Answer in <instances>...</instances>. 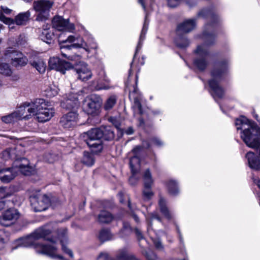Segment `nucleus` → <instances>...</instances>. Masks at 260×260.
Wrapping results in <instances>:
<instances>
[{"label":"nucleus","instance_id":"nucleus-1","mask_svg":"<svg viewBox=\"0 0 260 260\" xmlns=\"http://www.w3.org/2000/svg\"><path fill=\"white\" fill-rule=\"evenodd\" d=\"M51 230L47 226L37 229L29 236L19 239L16 241L17 246L28 247L33 246L39 253L47 255L51 258L62 260L63 257L57 253L56 242L57 239L50 236Z\"/></svg>","mask_w":260,"mask_h":260},{"label":"nucleus","instance_id":"nucleus-2","mask_svg":"<svg viewBox=\"0 0 260 260\" xmlns=\"http://www.w3.org/2000/svg\"><path fill=\"white\" fill-rule=\"evenodd\" d=\"M235 125L238 130H242L241 138L246 145L252 148L260 146V128L244 116L237 118Z\"/></svg>","mask_w":260,"mask_h":260},{"label":"nucleus","instance_id":"nucleus-3","mask_svg":"<svg viewBox=\"0 0 260 260\" xmlns=\"http://www.w3.org/2000/svg\"><path fill=\"white\" fill-rule=\"evenodd\" d=\"M59 45L62 55L71 60H78L80 59V56L68 55L64 52L66 50L70 51L73 48H82L87 52H90L92 50H96L98 48V44L92 37H89L87 42H85L82 38L78 39L72 35L65 40H60Z\"/></svg>","mask_w":260,"mask_h":260},{"label":"nucleus","instance_id":"nucleus-4","mask_svg":"<svg viewBox=\"0 0 260 260\" xmlns=\"http://www.w3.org/2000/svg\"><path fill=\"white\" fill-rule=\"evenodd\" d=\"M214 25V23H213L206 26V30L204 31L202 36L205 42L204 44L198 46L196 50H194V53L197 56L194 59L193 64L201 71H204L208 64L207 58L209 55V52L207 45H211L214 42L215 35L209 32L210 27L212 28Z\"/></svg>","mask_w":260,"mask_h":260},{"label":"nucleus","instance_id":"nucleus-5","mask_svg":"<svg viewBox=\"0 0 260 260\" xmlns=\"http://www.w3.org/2000/svg\"><path fill=\"white\" fill-rule=\"evenodd\" d=\"M27 111L35 115L38 121L41 122L50 120L54 113V110L44 99H35L31 106L27 108Z\"/></svg>","mask_w":260,"mask_h":260},{"label":"nucleus","instance_id":"nucleus-6","mask_svg":"<svg viewBox=\"0 0 260 260\" xmlns=\"http://www.w3.org/2000/svg\"><path fill=\"white\" fill-rule=\"evenodd\" d=\"M228 73V62L222 61L218 63L211 72L212 79L209 81V85L213 96L220 98L223 93V89L219 86V82L222 80Z\"/></svg>","mask_w":260,"mask_h":260},{"label":"nucleus","instance_id":"nucleus-7","mask_svg":"<svg viewBox=\"0 0 260 260\" xmlns=\"http://www.w3.org/2000/svg\"><path fill=\"white\" fill-rule=\"evenodd\" d=\"M104 131L101 128H92L82 135L83 140L90 147L92 153L100 152L103 149L101 139L104 135Z\"/></svg>","mask_w":260,"mask_h":260},{"label":"nucleus","instance_id":"nucleus-8","mask_svg":"<svg viewBox=\"0 0 260 260\" xmlns=\"http://www.w3.org/2000/svg\"><path fill=\"white\" fill-rule=\"evenodd\" d=\"M196 26V20L194 19H187L179 24L176 29V37L174 42L176 45L180 48H184L188 46L189 42L188 39H184V43L182 44L181 35L188 33L193 30Z\"/></svg>","mask_w":260,"mask_h":260},{"label":"nucleus","instance_id":"nucleus-9","mask_svg":"<svg viewBox=\"0 0 260 260\" xmlns=\"http://www.w3.org/2000/svg\"><path fill=\"white\" fill-rule=\"evenodd\" d=\"M53 3L48 0H37L33 3V9L37 13L36 20L44 21L49 18V12Z\"/></svg>","mask_w":260,"mask_h":260},{"label":"nucleus","instance_id":"nucleus-10","mask_svg":"<svg viewBox=\"0 0 260 260\" xmlns=\"http://www.w3.org/2000/svg\"><path fill=\"white\" fill-rule=\"evenodd\" d=\"M30 202L32 208L36 212H41L46 210L50 204V200L45 194L37 191L30 196Z\"/></svg>","mask_w":260,"mask_h":260},{"label":"nucleus","instance_id":"nucleus-11","mask_svg":"<svg viewBox=\"0 0 260 260\" xmlns=\"http://www.w3.org/2000/svg\"><path fill=\"white\" fill-rule=\"evenodd\" d=\"M20 213L15 208H9L0 216V224L4 226H9L13 224L19 218Z\"/></svg>","mask_w":260,"mask_h":260},{"label":"nucleus","instance_id":"nucleus-12","mask_svg":"<svg viewBox=\"0 0 260 260\" xmlns=\"http://www.w3.org/2000/svg\"><path fill=\"white\" fill-rule=\"evenodd\" d=\"M49 67L50 69L59 71L64 74L67 70H69L73 68V66L70 62L60 59L57 57H52L49 59Z\"/></svg>","mask_w":260,"mask_h":260},{"label":"nucleus","instance_id":"nucleus-13","mask_svg":"<svg viewBox=\"0 0 260 260\" xmlns=\"http://www.w3.org/2000/svg\"><path fill=\"white\" fill-rule=\"evenodd\" d=\"M101 104L100 99H86L83 102V109L88 114L96 115L99 113Z\"/></svg>","mask_w":260,"mask_h":260},{"label":"nucleus","instance_id":"nucleus-14","mask_svg":"<svg viewBox=\"0 0 260 260\" xmlns=\"http://www.w3.org/2000/svg\"><path fill=\"white\" fill-rule=\"evenodd\" d=\"M52 23L53 28L59 31H72L75 29L74 24L70 23L68 19H65L61 16H55L52 21Z\"/></svg>","mask_w":260,"mask_h":260},{"label":"nucleus","instance_id":"nucleus-15","mask_svg":"<svg viewBox=\"0 0 260 260\" xmlns=\"http://www.w3.org/2000/svg\"><path fill=\"white\" fill-rule=\"evenodd\" d=\"M141 150L140 146H137L133 149L131 153L132 156L129 160V166L133 173L139 172L140 169V152Z\"/></svg>","mask_w":260,"mask_h":260},{"label":"nucleus","instance_id":"nucleus-16","mask_svg":"<svg viewBox=\"0 0 260 260\" xmlns=\"http://www.w3.org/2000/svg\"><path fill=\"white\" fill-rule=\"evenodd\" d=\"M17 175V168L15 164L11 168H4L0 170V180L5 183H8L13 180Z\"/></svg>","mask_w":260,"mask_h":260},{"label":"nucleus","instance_id":"nucleus-17","mask_svg":"<svg viewBox=\"0 0 260 260\" xmlns=\"http://www.w3.org/2000/svg\"><path fill=\"white\" fill-rule=\"evenodd\" d=\"M14 164L17 168V173L19 171L24 175H29L34 171L33 168L29 165L28 160L25 158L17 159L14 161Z\"/></svg>","mask_w":260,"mask_h":260},{"label":"nucleus","instance_id":"nucleus-18","mask_svg":"<svg viewBox=\"0 0 260 260\" xmlns=\"http://www.w3.org/2000/svg\"><path fill=\"white\" fill-rule=\"evenodd\" d=\"M80 65H77L75 70L78 75V78L83 81H87L92 77L91 71L88 68L87 65L84 62H80Z\"/></svg>","mask_w":260,"mask_h":260},{"label":"nucleus","instance_id":"nucleus-19","mask_svg":"<svg viewBox=\"0 0 260 260\" xmlns=\"http://www.w3.org/2000/svg\"><path fill=\"white\" fill-rule=\"evenodd\" d=\"M132 72L131 69L129 70V76L128 79L125 83V91L128 90L129 92V96H133L134 98H139V96L141 95V93L138 91L137 88V83L138 80V76L137 74L136 75V79L134 82V84L131 83V81L130 79V75Z\"/></svg>","mask_w":260,"mask_h":260},{"label":"nucleus","instance_id":"nucleus-20","mask_svg":"<svg viewBox=\"0 0 260 260\" xmlns=\"http://www.w3.org/2000/svg\"><path fill=\"white\" fill-rule=\"evenodd\" d=\"M98 260H110L108 254L105 252L100 253ZM116 260H138L134 256L128 254L125 250L119 251Z\"/></svg>","mask_w":260,"mask_h":260},{"label":"nucleus","instance_id":"nucleus-21","mask_svg":"<svg viewBox=\"0 0 260 260\" xmlns=\"http://www.w3.org/2000/svg\"><path fill=\"white\" fill-rule=\"evenodd\" d=\"M58 238L62 245V250L68 254L71 258H73L74 255L72 251L68 248L65 245V243L67 241V230L65 228L60 229L58 231Z\"/></svg>","mask_w":260,"mask_h":260},{"label":"nucleus","instance_id":"nucleus-22","mask_svg":"<svg viewBox=\"0 0 260 260\" xmlns=\"http://www.w3.org/2000/svg\"><path fill=\"white\" fill-rule=\"evenodd\" d=\"M31 103H24L23 105H21L18 108V109L14 111L15 114L18 120L24 119L28 118V116L32 113H30L28 112L27 108L31 106Z\"/></svg>","mask_w":260,"mask_h":260},{"label":"nucleus","instance_id":"nucleus-23","mask_svg":"<svg viewBox=\"0 0 260 260\" xmlns=\"http://www.w3.org/2000/svg\"><path fill=\"white\" fill-rule=\"evenodd\" d=\"M149 22L147 21V15H146L145 21L143 24V26L141 32V34L139 37V40L137 46L135 53L134 56V58L136 57L138 52L141 50L142 45L143 42L145 39V36L147 33L148 28Z\"/></svg>","mask_w":260,"mask_h":260},{"label":"nucleus","instance_id":"nucleus-24","mask_svg":"<svg viewBox=\"0 0 260 260\" xmlns=\"http://www.w3.org/2000/svg\"><path fill=\"white\" fill-rule=\"evenodd\" d=\"M246 157L251 169L255 170L260 169V161L253 152L251 151L247 152Z\"/></svg>","mask_w":260,"mask_h":260},{"label":"nucleus","instance_id":"nucleus-25","mask_svg":"<svg viewBox=\"0 0 260 260\" xmlns=\"http://www.w3.org/2000/svg\"><path fill=\"white\" fill-rule=\"evenodd\" d=\"M246 157L251 169L255 170L260 169V161L253 152L251 151L247 152Z\"/></svg>","mask_w":260,"mask_h":260},{"label":"nucleus","instance_id":"nucleus-26","mask_svg":"<svg viewBox=\"0 0 260 260\" xmlns=\"http://www.w3.org/2000/svg\"><path fill=\"white\" fill-rule=\"evenodd\" d=\"M30 17V12L27 11L25 12L19 13L13 19L15 23L17 25H25L29 21Z\"/></svg>","mask_w":260,"mask_h":260},{"label":"nucleus","instance_id":"nucleus-27","mask_svg":"<svg viewBox=\"0 0 260 260\" xmlns=\"http://www.w3.org/2000/svg\"><path fill=\"white\" fill-rule=\"evenodd\" d=\"M61 106L68 110L75 109L79 106L78 99H64L61 103Z\"/></svg>","mask_w":260,"mask_h":260},{"label":"nucleus","instance_id":"nucleus-28","mask_svg":"<svg viewBox=\"0 0 260 260\" xmlns=\"http://www.w3.org/2000/svg\"><path fill=\"white\" fill-rule=\"evenodd\" d=\"M158 205L161 213L167 219H171L172 218V216L167 207L166 201L163 197L160 196H159Z\"/></svg>","mask_w":260,"mask_h":260},{"label":"nucleus","instance_id":"nucleus-29","mask_svg":"<svg viewBox=\"0 0 260 260\" xmlns=\"http://www.w3.org/2000/svg\"><path fill=\"white\" fill-rule=\"evenodd\" d=\"M54 36L53 29H44L40 35V38L44 42L50 44L51 43Z\"/></svg>","mask_w":260,"mask_h":260},{"label":"nucleus","instance_id":"nucleus-30","mask_svg":"<svg viewBox=\"0 0 260 260\" xmlns=\"http://www.w3.org/2000/svg\"><path fill=\"white\" fill-rule=\"evenodd\" d=\"M113 219V217L112 214L106 210L102 211L98 215V221L101 223H108L111 222Z\"/></svg>","mask_w":260,"mask_h":260},{"label":"nucleus","instance_id":"nucleus-31","mask_svg":"<svg viewBox=\"0 0 260 260\" xmlns=\"http://www.w3.org/2000/svg\"><path fill=\"white\" fill-rule=\"evenodd\" d=\"M168 192L172 195H176L179 192V189L177 182L172 180H169L167 183Z\"/></svg>","mask_w":260,"mask_h":260},{"label":"nucleus","instance_id":"nucleus-32","mask_svg":"<svg viewBox=\"0 0 260 260\" xmlns=\"http://www.w3.org/2000/svg\"><path fill=\"white\" fill-rule=\"evenodd\" d=\"M30 63L40 73H43L45 71L46 66L42 59L38 58L36 60L30 61Z\"/></svg>","mask_w":260,"mask_h":260},{"label":"nucleus","instance_id":"nucleus-33","mask_svg":"<svg viewBox=\"0 0 260 260\" xmlns=\"http://www.w3.org/2000/svg\"><path fill=\"white\" fill-rule=\"evenodd\" d=\"M94 158L92 154L84 152L82 159V162L87 166H92L94 164Z\"/></svg>","mask_w":260,"mask_h":260},{"label":"nucleus","instance_id":"nucleus-34","mask_svg":"<svg viewBox=\"0 0 260 260\" xmlns=\"http://www.w3.org/2000/svg\"><path fill=\"white\" fill-rule=\"evenodd\" d=\"M143 181L144 187H152L154 180L149 170H146L144 173Z\"/></svg>","mask_w":260,"mask_h":260},{"label":"nucleus","instance_id":"nucleus-35","mask_svg":"<svg viewBox=\"0 0 260 260\" xmlns=\"http://www.w3.org/2000/svg\"><path fill=\"white\" fill-rule=\"evenodd\" d=\"M198 16L203 18L210 17L213 20L217 19V16L209 9H204L200 11Z\"/></svg>","mask_w":260,"mask_h":260},{"label":"nucleus","instance_id":"nucleus-36","mask_svg":"<svg viewBox=\"0 0 260 260\" xmlns=\"http://www.w3.org/2000/svg\"><path fill=\"white\" fill-rule=\"evenodd\" d=\"M16 150L15 148H9L2 153V157L5 160H7L9 158L12 159H18L16 155Z\"/></svg>","mask_w":260,"mask_h":260},{"label":"nucleus","instance_id":"nucleus-37","mask_svg":"<svg viewBox=\"0 0 260 260\" xmlns=\"http://www.w3.org/2000/svg\"><path fill=\"white\" fill-rule=\"evenodd\" d=\"M0 73L6 76H10L12 71L8 63L2 62L0 61Z\"/></svg>","mask_w":260,"mask_h":260},{"label":"nucleus","instance_id":"nucleus-38","mask_svg":"<svg viewBox=\"0 0 260 260\" xmlns=\"http://www.w3.org/2000/svg\"><path fill=\"white\" fill-rule=\"evenodd\" d=\"M133 99V108L134 109V115L136 116L137 114H139L140 115L143 114L140 99Z\"/></svg>","mask_w":260,"mask_h":260},{"label":"nucleus","instance_id":"nucleus-39","mask_svg":"<svg viewBox=\"0 0 260 260\" xmlns=\"http://www.w3.org/2000/svg\"><path fill=\"white\" fill-rule=\"evenodd\" d=\"M112 235L108 230H102L99 235V238L102 242L106 241L112 239Z\"/></svg>","mask_w":260,"mask_h":260},{"label":"nucleus","instance_id":"nucleus-40","mask_svg":"<svg viewBox=\"0 0 260 260\" xmlns=\"http://www.w3.org/2000/svg\"><path fill=\"white\" fill-rule=\"evenodd\" d=\"M17 56L18 57L13 58V59L12 60L13 62H16L17 64L21 66H23L26 64L27 62V59L21 52L17 54Z\"/></svg>","mask_w":260,"mask_h":260},{"label":"nucleus","instance_id":"nucleus-41","mask_svg":"<svg viewBox=\"0 0 260 260\" xmlns=\"http://www.w3.org/2000/svg\"><path fill=\"white\" fill-rule=\"evenodd\" d=\"M0 20L5 24H8L10 29H13L15 28L14 26L15 23L13 19L5 17V16L3 15L2 12H0Z\"/></svg>","mask_w":260,"mask_h":260},{"label":"nucleus","instance_id":"nucleus-42","mask_svg":"<svg viewBox=\"0 0 260 260\" xmlns=\"http://www.w3.org/2000/svg\"><path fill=\"white\" fill-rule=\"evenodd\" d=\"M14 112L10 114L2 117V120L5 123H11L17 121L18 120Z\"/></svg>","mask_w":260,"mask_h":260},{"label":"nucleus","instance_id":"nucleus-43","mask_svg":"<svg viewBox=\"0 0 260 260\" xmlns=\"http://www.w3.org/2000/svg\"><path fill=\"white\" fill-rule=\"evenodd\" d=\"M78 118V114L75 111L69 112L68 114L63 116V120H69L75 124Z\"/></svg>","mask_w":260,"mask_h":260},{"label":"nucleus","instance_id":"nucleus-44","mask_svg":"<svg viewBox=\"0 0 260 260\" xmlns=\"http://www.w3.org/2000/svg\"><path fill=\"white\" fill-rule=\"evenodd\" d=\"M154 196V192L151 190V187H144L143 191L144 200H149Z\"/></svg>","mask_w":260,"mask_h":260},{"label":"nucleus","instance_id":"nucleus-45","mask_svg":"<svg viewBox=\"0 0 260 260\" xmlns=\"http://www.w3.org/2000/svg\"><path fill=\"white\" fill-rule=\"evenodd\" d=\"M12 193L9 191V189L5 187H0V199L5 200V198H8L12 195Z\"/></svg>","mask_w":260,"mask_h":260},{"label":"nucleus","instance_id":"nucleus-46","mask_svg":"<svg viewBox=\"0 0 260 260\" xmlns=\"http://www.w3.org/2000/svg\"><path fill=\"white\" fill-rule=\"evenodd\" d=\"M20 52L15 50V49L12 47H9L5 50V55L6 56L11 58V60H12L13 59V58L16 57L14 56L13 54L14 53H15L17 55V54L19 53Z\"/></svg>","mask_w":260,"mask_h":260},{"label":"nucleus","instance_id":"nucleus-47","mask_svg":"<svg viewBox=\"0 0 260 260\" xmlns=\"http://www.w3.org/2000/svg\"><path fill=\"white\" fill-rule=\"evenodd\" d=\"M116 104L115 99H108L104 105V108L106 110L112 109Z\"/></svg>","mask_w":260,"mask_h":260},{"label":"nucleus","instance_id":"nucleus-48","mask_svg":"<svg viewBox=\"0 0 260 260\" xmlns=\"http://www.w3.org/2000/svg\"><path fill=\"white\" fill-rule=\"evenodd\" d=\"M8 240V236L3 230H0V249L4 245L5 242Z\"/></svg>","mask_w":260,"mask_h":260},{"label":"nucleus","instance_id":"nucleus-49","mask_svg":"<svg viewBox=\"0 0 260 260\" xmlns=\"http://www.w3.org/2000/svg\"><path fill=\"white\" fill-rule=\"evenodd\" d=\"M110 120L116 129L121 133V134H123L124 133L123 129L121 127V124L119 121L114 117L110 118Z\"/></svg>","mask_w":260,"mask_h":260},{"label":"nucleus","instance_id":"nucleus-50","mask_svg":"<svg viewBox=\"0 0 260 260\" xmlns=\"http://www.w3.org/2000/svg\"><path fill=\"white\" fill-rule=\"evenodd\" d=\"M63 120V116H62L60 119V123L61 125L66 128H69L74 125L72 122H70L69 120Z\"/></svg>","mask_w":260,"mask_h":260},{"label":"nucleus","instance_id":"nucleus-51","mask_svg":"<svg viewBox=\"0 0 260 260\" xmlns=\"http://www.w3.org/2000/svg\"><path fill=\"white\" fill-rule=\"evenodd\" d=\"M26 42V39L24 35H20L16 40V44L17 45H23Z\"/></svg>","mask_w":260,"mask_h":260},{"label":"nucleus","instance_id":"nucleus-52","mask_svg":"<svg viewBox=\"0 0 260 260\" xmlns=\"http://www.w3.org/2000/svg\"><path fill=\"white\" fill-rule=\"evenodd\" d=\"M181 0H168V5L169 7L174 8L178 6Z\"/></svg>","mask_w":260,"mask_h":260},{"label":"nucleus","instance_id":"nucleus-53","mask_svg":"<svg viewBox=\"0 0 260 260\" xmlns=\"http://www.w3.org/2000/svg\"><path fill=\"white\" fill-rule=\"evenodd\" d=\"M138 172H135L134 173H132V175L129 179V183L132 185H135L139 179V178L137 177V174Z\"/></svg>","mask_w":260,"mask_h":260},{"label":"nucleus","instance_id":"nucleus-54","mask_svg":"<svg viewBox=\"0 0 260 260\" xmlns=\"http://www.w3.org/2000/svg\"><path fill=\"white\" fill-rule=\"evenodd\" d=\"M131 231H132V229L130 227L129 223H124L123 226V229L121 232H125V235H128L131 232Z\"/></svg>","mask_w":260,"mask_h":260},{"label":"nucleus","instance_id":"nucleus-55","mask_svg":"<svg viewBox=\"0 0 260 260\" xmlns=\"http://www.w3.org/2000/svg\"><path fill=\"white\" fill-rule=\"evenodd\" d=\"M152 142L156 146L160 147L163 145L164 143L159 138L155 137L152 139Z\"/></svg>","mask_w":260,"mask_h":260},{"label":"nucleus","instance_id":"nucleus-56","mask_svg":"<svg viewBox=\"0 0 260 260\" xmlns=\"http://www.w3.org/2000/svg\"><path fill=\"white\" fill-rule=\"evenodd\" d=\"M47 93L46 96L47 98H52L57 95V91L56 90H52L51 89H48L46 91Z\"/></svg>","mask_w":260,"mask_h":260},{"label":"nucleus","instance_id":"nucleus-57","mask_svg":"<svg viewBox=\"0 0 260 260\" xmlns=\"http://www.w3.org/2000/svg\"><path fill=\"white\" fill-rule=\"evenodd\" d=\"M12 11V10L11 9H9L7 7L2 6L0 12H2L3 15L5 16L4 14L7 15L10 14L11 13Z\"/></svg>","mask_w":260,"mask_h":260},{"label":"nucleus","instance_id":"nucleus-58","mask_svg":"<svg viewBox=\"0 0 260 260\" xmlns=\"http://www.w3.org/2000/svg\"><path fill=\"white\" fill-rule=\"evenodd\" d=\"M9 201L6 200L0 199V211L8 206Z\"/></svg>","mask_w":260,"mask_h":260},{"label":"nucleus","instance_id":"nucleus-59","mask_svg":"<svg viewBox=\"0 0 260 260\" xmlns=\"http://www.w3.org/2000/svg\"><path fill=\"white\" fill-rule=\"evenodd\" d=\"M84 92V90H83L82 89L79 90L78 91L73 90V91L72 92V94L73 96H84V95L83 94Z\"/></svg>","mask_w":260,"mask_h":260},{"label":"nucleus","instance_id":"nucleus-60","mask_svg":"<svg viewBox=\"0 0 260 260\" xmlns=\"http://www.w3.org/2000/svg\"><path fill=\"white\" fill-rule=\"evenodd\" d=\"M135 233L139 239H142L143 238L142 234L139 229H135Z\"/></svg>","mask_w":260,"mask_h":260},{"label":"nucleus","instance_id":"nucleus-61","mask_svg":"<svg viewBox=\"0 0 260 260\" xmlns=\"http://www.w3.org/2000/svg\"><path fill=\"white\" fill-rule=\"evenodd\" d=\"M146 256L148 260H155L156 258L155 255L153 252L147 253Z\"/></svg>","mask_w":260,"mask_h":260},{"label":"nucleus","instance_id":"nucleus-62","mask_svg":"<svg viewBox=\"0 0 260 260\" xmlns=\"http://www.w3.org/2000/svg\"><path fill=\"white\" fill-rule=\"evenodd\" d=\"M154 243L157 248L161 249L162 247L161 243L159 241H155Z\"/></svg>","mask_w":260,"mask_h":260},{"label":"nucleus","instance_id":"nucleus-63","mask_svg":"<svg viewBox=\"0 0 260 260\" xmlns=\"http://www.w3.org/2000/svg\"><path fill=\"white\" fill-rule=\"evenodd\" d=\"M118 196L119 199V201L121 203H123V198L125 196V194H124V193L123 192H120L118 193Z\"/></svg>","mask_w":260,"mask_h":260},{"label":"nucleus","instance_id":"nucleus-64","mask_svg":"<svg viewBox=\"0 0 260 260\" xmlns=\"http://www.w3.org/2000/svg\"><path fill=\"white\" fill-rule=\"evenodd\" d=\"M124 133H126L127 135H131L133 134L134 130L132 127H129L124 131Z\"/></svg>","mask_w":260,"mask_h":260}]
</instances>
